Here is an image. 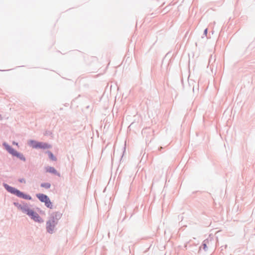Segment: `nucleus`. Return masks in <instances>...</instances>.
<instances>
[{
    "label": "nucleus",
    "mask_w": 255,
    "mask_h": 255,
    "mask_svg": "<svg viewBox=\"0 0 255 255\" xmlns=\"http://www.w3.org/2000/svg\"><path fill=\"white\" fill-rule=\"evenodd\" d=\"M44 134L46 136L52 135V132L50 130H47L45 131Z\"/></svg>",
    "instance_id": "nucleus-17"
},
{
    "label": "nucleus",
    "mask_w": 255,
    "mask_h": 255,
    "mask_svg": "<svg viewBox=\"0 0 255 255\" xmlns=\"http://www.w3.org/2000/svg\"><path fill=\"white\" fill-rule=\"evenodd\" d=\"M39 143V141L33 139H30L28 142V145L34 149H38Z\"/></svg>",
    "instance_id": "nucleus-10"
},
{
    "label": "nucleus",
    "mask_w": 255,
    "mask_h": 255,
    "mask_svg": "<svg viewBox=\"0 0 255 255\" xmlns=\"http://www.w3.org/2000/svg\"><path fill=\"white\" fill-rule=\"evenodd\" d=\"M46 153L48 154L49 158L53 161H57V158L53 154V153L50 150H47L46 151Z\"/></svg>",
    "instance_id": "nucleus-12"
},
{
    "label": "nucleus",
    "mask_w": 255,
    "mask_h": 255,
    "mask_svg": "<svg viewBox=\"0 0 255 255\" xmlns=\"http://www.w3.org/2000/svg\"><path fill=\"white\" fill-rule=\"evenodd\" d=\"M3 186L8 192L15 195L18 198L27 200H32L31 196L29 194H27L25 192L21 191L17 188L12 187L6 183H3Z\"/></svg>",
    "instance_id": "nucleus-2"
},
{
    "label": "nucleus",
    "mask_w": 255,
    "mask_h": 255,
    "mask_svg": "<svg viewBox=\"0 0 255 255\" xmlns=\"http://www.w3.org/2000/svg\"><path fill=\"white\" fill-rule=\"evenodd\" d=\"M125 218H126V216H125L124 218H123V221L124 220H125Z\"/></svg>",
    "instance_id": "nucleus-23"
},
{
    "label": "nucleus",
    "mask_w": 255,
    "mask_h": 255,
    "mask_svg": "<svg viewBox=\"0 0 255 255\" xmlns=\"http://www.w3.org/2000/svg\"><path fill=\"white\" fill-rule=\"evenodd\" d=\"M13 144H15V145H18V143L17 142H15L14 141L13 142Z\"/></svg>",
    "instance_id": "nucleus-20"
},
{
    "label": "nucleus",
    "mask_w": 255,
    "mask_h": 255,
    "mask_svg": "<svg viewBox=\"0 0 255 255\" xmlns=\"http://www.w3.org/2000/svg\"><path fill=\"white\" fill-rule=\"evenodd\" d=\"M173 55H174V54H173L172 56H173ZM170 55H171L170 52H169L166 54L165 57L163 59L164 61L169 59L167 67L169 69L170 68L171 66L174 64V58L173 57H172L171 58H170Z\"/></svg>",
    "instance_id": "nucleus-6"
},
{
    "label": "nucleus",
    "mask_w": 255,
    "mask_h": 255,
    "mask_svg": "<svg viewBox=\"0 0 255 255\" xmlns=\"http://www.w3.org/2000/svg\"><path fill=\"white\" fill-rule=\"evenodd\" d=\"M207 29H205V33H207Z\"/></svg>",
    "instance_id": "nucleus-22"
},
{
    "label": "nucleus",
    "mask_w": 255,
    "mask_h": 255,
    "mask_svg": "<svg viewBox=\"0 0 255 255\" xmlns=\"http://www.w3.org/2000/svg\"><path fill=\"white\" fill-rule=\"evenodd\" d=\"M11 155L17 157V158L19 159L21 161H26V158L24 157V156L21 153L16 151V150H15V151H14V152L12 153V154Z\"/></svg>",
    "instance_id": "nucleus-9"
},
{
    "label": "nucleus",
    "mask_w": 255,
    "mask_h": 255,
    "mask_svg": "<svg viewBox=\"0 0 255 255\" xmlns=\"http://www.w3.org/2000/svg\"><path fill=\"white\" fill-rule=\"evenodd\" d=\"M57 224L53 223L50 221H47L46 223V231L49 234H52L54 232V230Z\"/></svg>",
    "instance_id": "nucleus-4"
},
{
    "label": "nucleus",
    "mask_w": 255,
    "mask_h": 255,
    "mask_svg": "<svg viewBox=\"0 0 255 255\" xmlns=\"http://www.w3.org/2000/svg\"><path fill=\"white\" fill-rule=\"evenodd\" d=\"M40 187L48 189L51 187V184L48 182H43L41 183Z\"/></svg>",
    "instance_id": "nucleus-15"
},
{
    "label": "nucleus",
    "mask_w": 255,
    "mask_h": 255,
    "mask_svg": "<svg viewBox=\"0 0 255 255\" xmlns=\"http://www.w3.org/2000/svg\"><path fill=\"white\" fill-rule=\"evenodd\" d=\"M163 148V147L162 146H160L158 148V151H161V149Z\"/></svg>",
    "instance_id": "nucleus-19"
},
{
    "label": "nucleus",
    "mask_w": 255,
    "mask_h": 255,
    "mask_svg": "<svg viewBox=\"0 0 255 255\" xmlns=\"http://www.w3.org/2000/svg\"><path fill=\"white\" fill-rule=\"evenodd\" d=\"M18 181L20 183H25L26 182V181H25V179L24 178H19L18 179Z\"/></svg>",
    "instance_id": "nucleus-18"
},
{
    "label": "nucleus",
    "mask_w": 255,
    "mask_h": 255,
    "mask_svg": "<svg viewBox=\"0 0 255 255\" xmlns=\"http://www.w3.org/2000/svg\"><path fill=\"white\" fill-rule=\"evenodd\" d=\"M45 170L46 172L51 173L58 177L60 176V173L54 167L47 166L45 167Z\"/></svg>",
    "instance_id": "nucleus-5"
},
{
    "label": "nucleus",
    "mask_w": 255,
    "mask_h": 255,
    "mask_svg": "<svg viewBox=\"0 0 255 255\" xmlns=\"http://www.w3.org/2000/svg\"><path fill=\"white\" fill-rule=\"evenodd\" d=\"M11 155L17 157V158L19 159L21 161H26V158L24 157V156L21 153L16 151V150H15V151H14V152L12 153V154Z\"/></svg>",
    "instance_id": "nucleus-8"
},
{
    "label": "nucleus",
    "mask_w": 255,
    "mask_h": 255,
    "mask_svg": "<svg viewBox=\"0 0 255 255\" xmlns=\"http://www.w3.org/2000/svg\"><path fill=\"white\" fill-rule=\"evenodd\" d=\"M48 221H50V222H52L53 223L58 224V221L56 219H55V217L53 215V214H51L50 215V217L49 218V219L48 220Z\"/></svg>",
    "instance_id": "nucleus-14"
},
{
    "label": "nucleus",
    "mask_w": 255,
    "mask_h": 255,
    "mask_svg": "<svg viewBox=\"0 0 255 255\" xmlns=\"http://www.w3.org/2000/svg\"><path fill=\"white\" fill-rule=\"evenodd\" d=\"M169 7V6H168L166 7V9H167V10H169V9L168 8V7Z\"/></svg>",
    "instance_id": "nucleus-21"
},
{
    "label": "nucleus",
    "mask_w": 255,
    "mask_h": 255,
    "mask_svg": "<svg viewBox=\"0 0 255 255\" xmlns=\"http://www.w3.org/2000/svg\"><path fill=\"white\" fill-rule=\"evenodd\" d=\"M51 147V145L48 143L39 141V146L38 149H48Z\"/></svg>",
    "instance_id": "nucleus-11"
},
{
    "label": "nucleus",
    "mask_w": 255,
    "mask_h": 255,
    "mask_svg": "<svg viewBox=\"0 0 255 255\" xmlns=\"http://www.w3.org/2000/svg\"><path fill=\"white\" fill-rule=\"evenodd\" d=\"M20 204L18 202H14L13 205L17 207V208L21 210L23 213L26 214L28 217L34 222L42 223L44 222L42 218L39 215V214L34 211L33 209L28 207L27 203L24 201H21Z\"/></svg>",
    "instance_id": "nucleus-1"
},
{
    "label": "nucleus",
    "mask_w": 255,
    "mask_h": 255,
    "mask_svg": "<svg viewBox=\"0 0 255 255\" xmlns=\"http://www.w3.org/2000/svg\"><path fill=\"white\" fill-rule=\"evenodd\" d=\"M36 197L42 203H44L45 206L50 209L53 208V204L49 197L43 193H37Z\"/></svg>",
    "instance_id": "nucleus-3"
},
{
    "label": "nucleus",
    "mask_w": 255,
    "mask_h": 255,
    "mask_svg": "<svg viewBox=\"0 0 255 255\" xmlns=\"http://www.w3.org/2000/svg\"><path fill=\"white\" fill-rule=\"evenodd\" d=\"M209 244V241L208 240H205L203 242V245H202V248L203 250L205 251H207V245Z\"/></svg>",
    "instance_id": "nucleus-16"
},
{
    "label": "nucleus",
    "mask_w": 255,
    "mask_h": 255,
    "mask_svg": "<svg viewBox=\"0 0 255 255\" xmlns=\"http://www.w3.org/2000/svg\"><path fill=\"white\" fill-rule=\"evenodd\" d=\"M52 214L55 217V219L57 220L58 221L61 219L62 215V214L58 211L53 212Z\"/></svg>",
    "instance_id": "nucleus-13"
},
{
    "label": "nucleus",
    "mask_w": 255,
    "mask_h": 255,
    "mask_svg": "<svg viewBox=\"0 0 255 255\" xmlns=\"http://www.w3.org/2000/svg\"><path fill=\"white\" fill-rule=\"evenodd\" d=\"M2 145L4 147V149L11 155L12 154L15 150L6 142H3L2 143Z\"/></svg>",
    "instance_id": "nucleus-7"
}]
</instances>
